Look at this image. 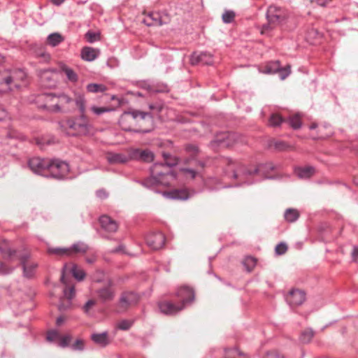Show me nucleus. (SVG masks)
<instances>
[{"label": "nucleus", "mask_w": 358, "mask_h": 358, "mask_svg": "<svg viewBox=\"0 0 358 358\" xmlns=\"http://www.w3.org/2000/svg\"><path fill=\"white\" fill-rule=\"evenodd\" d=\"M28 166L36 174L57 179L64 178L69 171V164L59 159L33 157L29 160Z\"/></svg>", "instance_id": "f257e3e1"}, {"label": "nucleus", "mask_w": 358, "mask_h": 358, "mask_svg": "<svg viewBox=\"0 0 358 358\" xmlns=\"http://www.w3.org/2000/svg\"><path fill=\"white\" fill-rule=\"evenodd\" d=\"M146 117L152 120V115L150 113L142 112L138 110L124 111L119 119V124L124 131L143 134L148 133L150 131L149 129H134L132 127L137 122L138 118L140 120H145Z\"/></svg>", "instance_id": "f03ea898"}, {"label": "nucleus", "mask_w": 358, "mask_h": 358, "mask_svg": "<svg viewBox=\"0 0 358 358\" xmlns=\"http://www.w3.org/2000/svg\"><path fill=\"white\" fill-rule=\"evenodd\" d=\"M62 130L71 129L72 135H87L92 128V125L85 114H80L78 117L69 119L59 123Z\"/></svg>", "instance_id": "7ed1b4c3"}, {"label": "nucleus", "mask_w": 358, "mask_h": 358, "mask_svg": "<svg viewBox=\"0 0 358 358\" xmlns=\"http://www.w3.org/2000/svg\"><path fill=\"white\" fill-rule=\"evenodd\" d=\"M275 166L272 162L259 164L257 166L256 168H255L252 170L245 167H241L240 170L241 174H238L236 171H234L233 178H238L239 177H242L243 179H245L248 176L253 175H259L263 178H271V177H270L268 174L270 173V172L275 170Z\"/></svg>", "instance_id": "20e7f679"}, {"label": "nucleus", "mask_w": 358, "mask_h": 358, "mask_svg": "<svg viewBox=\"0 0 358 358\" xmlns=\"http://www.w3.org/2000/svg\"><path fill=\"white\" fill-rule=\"evenodd\" d=\"M178 164L177 159H172L166 164L155 163L150 168V174L160 180H169V178H175L176 176L171 171V167Z\"/></svg>", "instance_id": "39448f33"}, {"label": "nucleus", "mask_w": 358, "mask_h": 358, "mask_svg": "<svg viewBox=\"0 0 358 358\" xmlns=\"http://www.w3.org/2000/svg\"><path fill=\"white\" fill-rule=\"evenodd\" d=\"M259 71L266 74L278 73L282 80L285 79L291 73L290 66L282 67L278 60L268 62L265 66L259 69Z\"/></svg>", "instance_id": "423d86ee"}, {"label": "nucleus", "mask_w": 358, "mask_h": 358, "mask_svg": "<svg viewBox=\"0 0 358 358\" xmlns=\"http://www.w3.org/2000/svg\"><path fill=\"white\" fill-rule=\"evenodd\" d=\"M170 21L171 17L166 12H150L143 20V22L148 27L166 24Z\"/></svg>", "instance_id": "0eeeda50"}, {"label": "nucleus", "mask_w": 358, "mask_h": 358, "mask_svg": "<svg viewBox=\"0 0 358 358\" xmlns=\"http://www.w3.org/2000/svg\"><path fill=\"white\" fill-rule=\"evenodd\" d=\"M138 300V296L134 292H122L117 304V312L120 313L127 311L130 306L136 304Z\"/></svg>", "instance_id": "6e6552de"}, {"label": "nucleus", "mask_w": 358, "mask_h": 358, "mask_svg": "<svg viewBox=\"0 0 358 358\" xmlns=\"http://www.w3.org/2000/svg\"><path fill=\"white\" fill-rule=\"evenodd\" d=\"M266 17L267 21L279 26L286 20L287 13L280 7L270 6L267 9Z\"/></svg>", "instance_id": "1a4fd4ad"}, {"label": "nucleus", "mask_w": 358, "mask_h": 358, "mask_svg": "<svg viewBox=\"0 0 358 358\" xmlns=\"http://www.w3.org/2000/svg\"><path fill=\"white\" fill-rule=\"evenodd\" d=\"M129 161L136 160L146 163L152 162L155 157L153 152L148 149L131 148L129 150Z\"/></svg>", "instance_id": "9d476101"}, {"label": "nucleus", "mask_w": 358, "mask_h": 358, "mask_svg": "<svg viewBox=\"0 0 358 358\" xmlns=\"http://www.w3.org/2000/svg\"><path fill=\"white\" fill-rule=\"evenodd\" d=\"M113 283L111 280H108L106 284L96 290V294L99 300L102 303L109 302L114 299L115 291L113 288Z\"/></svg>", "instance_id": "9b49d317"}, {"label": "nucleus", "mask_w": 358, "mask_h": 358, "mask_svg": "<svg viewBox=\"0 0 358 358\" xmlns=\"http://www.w3.org/2000/svg\"><path fill=\"white\" fill-rule=\"evenodd\" d=\"M176 296L180 301V306H184L185 308L187 304L194 300V292L188 286H182L178 289Z\"/></svg>", "instance_id": "f8f14e48"}, {"label": "nucleus", "mask_w": 358, "mask_h": 358, "mask_svg": "<svg viewBox=\"0 0 358 358\" xmlns=\"http://www.w3.org/2000/svg\"><path fill=\"white\" fill-rule=\"evenodd\" d=\"M27 77V73L22 69H15L10 71L9 75L3 78V82L8 86L12 83H15V87H19L20 85L17 83L18 81H23Z\"/></svg>", "instance_id": "ddd939ff"}, {"label": "nucleus", "mask_w": 358, "mask_h": 358, "mask_svg": "<svg viewBox=\"0 0 358 358\" xmlns=\"http://www.w3.org/2000/svg\"><path fill=\"white\" fill-rule=\"evenodd\" d=\"M158 307L161 313L169 315H176L184 309V306H180L179 303L176 304L167 300L159 301Z\"/></svg>", "instance_id": "4468645a"}, {"label": "nucleus", "mask_w": 358, "mask_h": 358, "mask_svg": "<svg viewBox=\"0 0 358 358\" xmlns=\"http://www.w3.org/2000/svg\"><path fill=\"white\" fill-rule=\"evenodd\" d=\"M165 240V236L162 232L149 234L145 238L147 245L153 250L162 248L164 245Z\"/></svg>", "instance_id": "2eb2a0df"}, {"label": "nucleus", "mask_w": 358, "mask_h": 358, "mask_svg": "<svg viewBox=\"0 0 358 358\" xmlns=\"http://www.w3.org/2000/svg\"><path fill=\"white\" fill-rule=\"evenodd\" d=\"M305 300V292L299 289H292L286 296V301L291 307L301 306Z\"/></svg>", "instance_id": "dca6fc26"}, {"label": "nucleus", "mask_w": 358, "mask_h": 358, "mask_svg": "<svg viewBox=\"0 0 358 358\" xmlns=\"http://www.w3.org/2000/svg\"><path fill=\"white\" fill-rule=\"evenodd\" d=\"M45 97V100L47 101L55 102V99H57L58 101L52 106V110L55 112H59L61 110V106H63L65 103H69L72 101V99L66 94H60L57 96L52 94H44Z\"/></svg>", "instance_id": "f3484780"}, {"label": "nucleus", "mask_w": 358, "mask_h": 358, "mask_svg": "<svg viewBox=\"0 0 358 358\" xmlns=\"http://www.w3.org/2000/svg\"><path fill=\"white\" fill-rule=\"evenodd\" d=\"M56 71L53 69H45L40 72V80L41 85L45 87H52L55 85Z\"/></svg>", "instance_id": "a211bd4d"}, {"label": "nucleus", "mask_w": 358, "mask_h": 358, "mask_svg": "<svg viewBox=\"0 0 358 358\" xmlns=\"http://www.w3.org/2000/svg\"><path fill=\"white\" fill-rule=\"evenodd\" d=\"M234 134L231 133H222L217 135L211 142V147H229L231 146V141L234 139Z\"/></svg>", "instance_id": "6ab92c4d"}, {"label": "nucleus", "mask_w": 358, "mask_h": 358, "mask_svg": "<svg viewBox=\"0 0 358 358\" xmlns=\"http://www.w3.org/2000/svg\"><path fill=\"white\" fill-rule=\"evenodd\" d=\"M170 183L169 180H160L157 177L150 176L141 182V184L146 188L154 189L159 185L167 186Z\"/></svg>", "instance_id": "aec40b11"}, {"label": "nucleus", "mask_w": 358, "mask_h": 358, "mask_svg": "<svg viewBox=\"0 0 358 358\" xmlns=\"http://www.w3.org/2000/svg\"><path fill=\"white\" fill-rule=\"evenodd\" d=\"M99 222L101 228L108 233H114L117 230V223L108 215L101 216Z\"/></svg>", "instance_id": "412c9836"}, {"label": "nucleus", "mask_w": 358, "mask_h": 358, "mask_svg": "<svg viewBox=\"0 0 358 358\" xmlns=\"http://www.w3.org/2000/svg\"><path fill=\"white\" fill-rule=\"evenodd\" d=\"M0 252L3 258L13 261L17 257V251L10 246L8 241L3 240L0 241Z\"/></svg>", "instance_id": "4be33fe9"}, {"label": "nucleus", "mask_w": 358, "mask_h": 358, "mask_svg": "<svg viewBox=\"0 0 358 358\" xmlns=\"http://www.w3.org/2000/svg\"><path fill=\"white\" fill-rule=\"evenodd\" d=\"M129 153V150L127 151ZM106 159L110 164H125L129 161V155L123 153L108 152Z\"/></svg>", "instance_id": "5701e85b"}, {"label": "nucleus", "mask_w": 358, "mask_h": 358, "mask_svg": "<svg viewBox=\"0 0 358 358\" xmlns=\"http://www.w3.org/2000/svg\"><path fill=\"white\" fill-rule=\"evenodd\" d=\"M164 195L171 199L187 200L190 197V194L187 189H176L168 192H165Z\"/></svg>", "instance_id": "b1692460"}, {"label": "nucleus", "mask_w": 358, "mask_h": 358, "mask_svg": "<svg viewBox=\"0 0 358 358\" xmlns=\"http://www.w3.org/2000/svg\"><path fill=\"white\" fill-rule=\"evenodd\" d=\"M100 54L98 49L92 47H84L81 50V58L87 62H92L95 60Z\"/></svg>", "instance_id": "393cba45"}, {"label": "nucleus", "mask_w": 358, "mask_h": 358, "mask_svg": "<svg viewBox=\"0 0 358 358\" xmlns=\"http://www.w3.org/2000/svg\"><path fill=\"white\" fill-rule=\"evenodd\" d=\"M185 152L189 155V157L185 159V164H190L192 161H199L196 159L197 155L199 154L200 150L197 145L194 144H188L185 147Z\"/></svg>", "instance_id": "a878e982"}, {"label": "nucleus", "mask_w": 358, "mask_h": 358, "mask_svg": "<svg viewBox=\"0 0 358 358\" xmlns=\"http://www.w3.org/2000/svg\"><path fill=\"white\" fill-rule=\"evenodd\" d=\"M206 164L203 161H196V169L190 168L181 169V171L186 175H189L191 178L194 179L196 176L200 173V171L204 169Z\"/></svg>", "instance_id": "bb28decb"}, {"label": "nucleus", "mask_w": 358, "mask_h": 358, "mask_svg": "<svg viewBox=\"0 0 358 358\" xmlns=\"http://www.w3.org/2000/svg\"><path fill=\"white\" fill-rule=\"evenodd\" d=\"M296 175L301 179H308L315 174L313 166L298 167L294 171Z\"/></svg>", "instance_id": "cd10ccee"}, {"label": "nucleus", "mask_w": 358, "mask_h": 358, "mask_svg": "<svg viewBox=\"0 0 358 358\" xmlns=\"http://www.w3.org/2000/svg\"><path fill=\"white\" fill-rule=\"evenodd\" d=\"M29 257L27 255H22L19 257L20 263L22 266L24 276L27 278H31L34 275V270L36 268L37 264H31L29 266L26 265V262Z\"/></svg>", "instance_id": "c85d7f7f"}, {"label": "nucleus", "mask_w": 358, "mask_h": 358, "mask_svg": "<svg viewBox=\"0 0 358 358\" xmlns=\"http://www.w3.org/2000/svg\"><path fill=\"white\" fill-rule=\"evenodd\" d=\"M89 247L87 244L83 242H78L69 247V257H72L76 254H84L87 252Z\"/></svg>", "instance_id": "c756f323"}, {"label": "nucleus", "mask_w": 358, "mask_h": 358, "mask_svg": "<svg viewBox=\"0 0 358 358\" xmlns=\"http://www.w3.org/2000/svg\"><path fill=\"white\" fill-rule=\"evenodd\" d=\"M91 338L96 344L101 347H106L109 343L108 334L106 332L93 334L91 336Z\"/></svg>", "instance_id": "7c9ffc66"}, {"label": "nucleus", "mask_w": 358, "mask_h": 358, "mask_svg": "<svg viewBox=\"0 0 358 358\" xmlns=\"http://www.w3.org/2000/svg\"><path fill=\"white\" fill-rule=\"evenodd\" d=\"M64 41V37L59 33H52L47 37V43L52 47L57 46Z\"/></svg>", "instance_id": "2f4dec72"}, {"label": "nucleus", "mask_w": 358, "mask_h": 358, "mask_svg": "<svg viewBox=\"0 0 358 358\" xmlns=\"http://www.w3.org/2000/svg\"><path fill=\"white\" fill-rule=\"evenodd\" d=\"M48 253L59 257H69V248H48Z\"/></svg>", "instance_id": "473e14b6"}, {"label": "nucleus", "mask_w": 358, "mask_h": 358, "mask_svg": "<svg viewBox=\"0 0 358 358\" xmlns=\"http://www.w3.org/2000/svg\"><path fill=\"white\" fill-rule=\"evenodd\" d=\"M314 336L315 331L311 328H307L301 332L299 340L302 343H308Z\"/></svg>", "instance_id": "72a5a7b5"}, {"label": "nucleus", "mask_w": 358, "mask_h": 358, "mask_svg": "<svg viewBox=\"0 0 358 358\" xmlns=\"http://www.w3.org/2000/svg\"><path fill=\"white\" fill-rule=\"evenodd\" d=\"M285 219L289 222H294L298 220L299 213L296 209L288 208L284 214Z\"/></svg>", "instance_id": "f704fd0d"}, {"label": "nucleus", "mask_w": 358, "mask_h": 358, "mask_svg": "<svg viewBox=\"0 0 358 358\" xmlns=\"http://www.w3.org/2000/svg\"><path fill=\"white\" fill-rule=\"evenodd\" d=\"M277 27L275 24L267 21V23L259 27V29L262 35L270 36L271 31Z\"/></svg>", "instance_id": "c9c22d12"}, {"label": "nucleus", "mask_w": 358, "mask_h": 358, "mask_svg": "<svg viewBox=\"0 0 358 358\" xmlns=\"http://www.w3.org/2000/svg\"><path fill=\"white\" fill-rule=\"evenodd\" d=\"M75 102L79 108L80 114H85L86 100L85 96L82 94H76L75 97Z\"/></svg>", "instance_id": "e433bc0d"}, {"label": "nucleus", "mask_w": 358, "mask_h": 358, "mask_svg": "<svg viewBox=\"0 0 358 358\" xmlns=\"http://www.w3.org/2000/svg\"><path fill=\"white\" fill-rule=\"evenodd\" d=\"M62 71L66 74L69 81L76 83L78 80V76L72 69L66 66H63Z\"/></svg>", "instance_id": "4c0bfd02"}, {"label": "nucleus", "mask_w": 358, "mask_h": 358, "mask_svg": "<svg viewBox=\"0 0 358 358\" xmlns=\"http://www.w3.org/2000/svg\"><path fill=\"white\" fill-rule=\"evenodd\" d=\"M286 122L294 129H298L301 127V120L298 115L290 117Z\"/></svg>", "instance_id": "58836bf2"}, {"label": "nucleus", "mask_w": 358, "mask_h": 358, "mask_svg": "<svg viewBox=\"0 0 358 358\" xmlns=\"http://www.w3.org/2000/svg\"><path fill=\"white\" fill-rule=\"evenodd\" d=\"M87 90L92 93L103 92L106 87L102 84L90 83L87 85Z\"/></svg>", "instance_id": "ea45409f"}, {"label": "nucleus", "mask_w": 358, "mask_h": 358, "mask_svg": "<svg viewBox=\"0 0 358 358\" xmlns=\"http://www.w3.org/2000/svg\"><path fill=\"white\" fill-rule=\"evenodd\" d=\"M282 122H286V120L278 113L272 114L269 118V124L271 127L280 126Z\"/></svg>", "instance_id": "a19ab883"}, {"label": "nucleus", "mask_w": 358, "mask_h": 358, "mask_svg": "<svg viewBox=\"0 0 358 358\" xmlns=\"http://www.w3.org/2000/svg\"><path fill=\"white\" fill-rule=\"evenodd\" d=\"M257 263L256 259L252 257H247L243 262L244 266L245 267L248 271H251L253 268L255 266Z\"/></svg>", "instance_id": "79ce46f5"}, {"label": "nucleus", "mask_w": 358, "mask_h": 358, "mask_svg": "<svg viewBox=\"0 0 358 358\" xmlns=\"http://www.w3.org/2000/svg\"><path fill=\"white\" fill-rule=\"evenodd\" d=\"M71 273L73 277L79 281L83 280L85 277V273L84 271L78 268L76 265H73L72 266Z\"/></svg>", "instance_id": "37998d69"}, {"label": "nucleus", "mask_w": 358, "mask_h": 358, "mask_svg": "<svg viewBox=\"0 0 358 358\" xmlns=\"http://www.w3.org/2000/svg\"><path fill=\"white\" fill-rule=\"evenodd\" d=\"M85 38L87 42L92 43L100 40V33L88 31L85 34Z\"/></svg>", "instance_id": "c03bdc74"}, {"label": "nucleus", "mask_w": 358, "mask_h": 358, "mask_svg": "<svg viewBox=\"0 0 358 358\" xmlns=\"http://www.w3.org/2000/svg\"><path fill=\"white\" fill-rule=\"evenodd\" d=\"M235 13L233 10H226L222 16L223 22L226 24L231 23L234 21Z\"/></svg>", "instance_id": "a18cd8bd"}, {"label": "nucleus", "mask_w": 358, "mask_h": 358, "mask_svg": "<svg viewBox=\"0 0 358 358\" xmlns=\"http://www.w3.org/2000/svg\"><path fill=\"white\" fill-rule=\"evenodd\" d=\"M274 148L278 151H284L291 148L287 143L282 141H275L273 143Z\"/></svg>", "instance_id": "49530a36"}, {"label": "nucleus", "mask_w": 358, "mask_h": 358, "mask_svg": "<svg viewBox=\"0 0 358 358\" xmlns=\"http://www.w3.org/2000/svg\"><path fill=\"white\" fill-rule=\"evenodd\" d=\"M132 324L133 322L127 320H123L118 323L117 327L121 330L126 331L129 329Z\"/></svg>", "instance_id": "de8ad7c7"}, {"label": "nucleus", "mask_w": 358, "mask_h": 358, "mask_svg": "<svg viewBox=\"0 0 358 358\" xmlns=\"http://www.w3.org/2000/svg\"><path fill=\"white\" fill-rule=\"evenodd\" d=\"M202 57H205V55H201V52L199 54L194 52L190 57L191 64L196 65L201 64V59H202Z\"/></svg>", "instance_id": "09e8293b"}, {"label": "nucleus", "mask_w": 358, "mask_h": 358, "mask_svg": "<svg viewBox=\"0 0 358 358\" xmlns=\"http://www.w3.org/2000/svg\"><path fill=\"white\" fill-rule=\"evenodd\" d=\"M201 55H205V57H202V59H201V64L206 65H210L213 64V56L210 53L208 52H201Z\"/></svg>", "instance_id": "8fccbe9b"}, {"label": "nucleus", "mask_w": 358, "mask_h": 358, "mask_svg": "<svg viewBox=\"0 0 358 358\" xmlns=\"http://www.w3.org/2000/svg\"><path fill=\"white\" fill-rule=\"evenodd\" d=\"M287 250V246L284 243H280L275 246V253L278 255H282Z\"/></svg>", "instance_id": "3c124183"}, {"label": "nucleus", "mask_w": 358, "mask_h": 358, "mask_svg": "<svg viewBox=\"0 0 358 358\" xmlns=\"http://www.w3.org/2000/svg\"><path fill=\"white\" fill-rule=\"evenodd\" d=\"M96 304V301L93 299L88 300L83 307L85 313L89 315L91 308Z\"/></svg>", "instance_id": "603ef678"}, {"label": "nucleus", "mask_w": 358, "mask_h": 358, "mask_svg": "<svg viewBox=\"0 0 358 358\" xmlns=\"http://www.w3.org/2000/svg\"><path fill=\"white\" fill-rule=\"evenodd\" d=\"M59 345L62 348L67 347L71 340V337L69 335H66L64 336H61L59 338Z\"/></svg>", "instance_id": "864d4df0"}, {"label": "nucleus", "mask_w": 358, "mask_h": 358, "mask_svg": "<svg viewBox=\"0 0 358 358\" xmlns=\"http://www.w3.org/2000/svg\"><path fill=\"white\" fill-rule=\"evenodd\" d=\"M59 338L60 334L55 330L50 331L47 334V340L50 342L59 339Z\"/></svg>", "instance_id": "5fc2aeb1"}, {"label": "nucleus", "mask_w": 358, "mask_h": 358, "mask_svg": "<svg viewBox=\"0 0 358 358\" xmlns=\"http://www.w3.org/2000/svg\"><path fill=\"white\" fill-rule=\"evenodd\" d=\"M14 270V267H8L4 263L0 262V273L3 275L10 274Z\"/></svg>", "instance_id": "6e6d98bb"}, {"label": "nucleus", "mask_w": 358, "mask_h": 358, "mask_svg": "<svg viewBox=\"0 0 358 358\" xmlns=\"http://www.w3.org/2000/svg\"><path fill=\"white\" fill-rule=\"evenodd\" d=\"M91 110L92 111L97 115H100L106 112H108L110 110V109H108V108H106V107H97V106H93L91 107Z\"/></svg>", "instance_id": "4d7b16f0"}, {"label": "nucleus", "mask_w": 358, "mask_h": 358, "mask_svg": "<svg viewBox=\"0 0 358 358\" xmlns=\"http://www.w3.org/2000/svg\"><path fill=\"white\" fill-rule=\"evenodd\" d=\"M149 108L155 113H160L163 108V104L160 103H151L149 105Z\"/></svg>", "instance_id": "13d9d810"}, {"label": "nucleus", "mask_w": 358, "mask_h": 358, "mask_svg": "<svg viewBox=\"0 0 358 358\" xmlns=\"http://www.w3.org/2000/svg\"><path fill=\"white\" fill-rule=\"evenodd\" d=\"M64 296L66 297L69 299V301H71V299L75 295V288H74V287L72 286V287H70L68 289H65L64 290Z\"/></svg>", "instance_id": "bf43d9fd"}, {"label": "nucleus", "mask_w": 358, "mask_h": 358, "mask_svg": "<svg viewBox=\"0 0 358 358\" xmlns=\"http://www.w3.org/2000/svg\"><path fill=\"white\" fill-rule=\"evenodd\" d=\"M74 350H83L84 349V341L81 339H77L75 343L71 345Z\"/></svg>", "instance_id": "052dcab7"}, {"label": "nucleus", "mask_w": 358, "mask_h": 358, "mask_svg": "<svg viewBox=\"0 0 358 358\" xmlns=\"http://www.w3.org/2000/svg\"><path fill=\"white\" fill-rule=\"evenodd\" d=\"M103 273L101 271H97L93 276V280L94 282H101L103 280Z\"/></svg>", "instance_id": "680f3d73"}, {"label": "nucleus", "mask_w": 358, "mask_h": 358, "mask_svg": "<svg viewBox=\"0 0 358 358\" xmlns=\"http://www.w3.org/2000/svg\"><path fill=\"white\" fill-rule=\"evenodd\" d=\"M162 156L164 159V162H162V164H166L167 162H171L172 159H176L175 157H172L171 155L167 152H163Z\"/></svg>", "instance_id": "e2e57ef3"}, {"label": "nucleus", "mask_w": 358, "mask_h": 358, "mask_svg": "<svg viewBox=\"0 0 358 358\" xmlns=\"http://www.w3.org/2000/svg\"><path fill=\"white\" fill-rule=\"evenodd\" d=\"M96 194L100 199H106L108 196V194L104 189L97 190Z\"/></svg>", "instance_id": "0e129e2a"}, {"label": "nucleus", "mask_w": 358, "mask_h": 358, "mask_svg": "<svg viewBox=\"0 0 358 358\" xmlns=\"http://www.w3.org/2000/svg\"><path fill=\"white\" fill-rule=\"evenodd\" d=\"M264 358H283L279 354L275 352H268Z\"/></svg>", "instance_id": "69168bd1"}, {"label": "nucleus", "mask_w": 358, "mask_h": 358, "mask_svg": "<svg viewBox=\"0 0 358 358\" xmlns=\"http://www.w3.org/2000/svg\"><path fill=\"white\" fill-rule=\"evenodd\" d=\"M352 255V258L354 260H357L358 259V248L357 247H355L353 248Z\"/></svg>", "instance_id": "338daca9"}, {"label": "nucleus", "mask_w": 358, "mask_h": 358, "mask_svg": "<svg viewBox=\"0 0 358 358\" xmlns=\"http://www.w3.org/2000/svg\"><path fill=\"white\" fill-rule=\"evenodd\" d=\"M331 1V0H316V2L318 5L321 6H326L327 4Z\"/></svg>", "instance_id": "774afa93"}]
</instances>
